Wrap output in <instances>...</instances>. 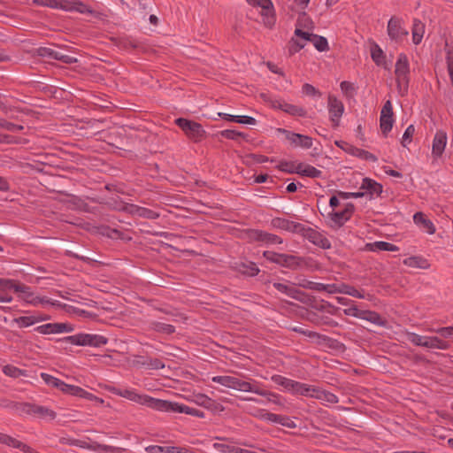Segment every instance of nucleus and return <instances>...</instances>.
I'll return each mask as SVG.
<instances>
[{
	"label": "nucleus",
	"instance_id": "1",
	"mask_svg": "<svg viewBox=\"0 0 453 453\" xmlns=\"http://www.w3.org/2000/svg\"><path fill=\"white\" fill-rule=\"evenodd\" d=\"M105 388L113 395L159 411L162 399L154 398L146 394H140L134 388H119L114 386H107Z\"/></svg>",
	"mask_w": 453,
	"mask_h": 453
},
{
	"label": "nucleus",
	"instance_id": "2",
	"mask_svg": "<svg viewBox=\"0 0 453 453\" xmlns=\"http://www.w3.org/2000/svg\"><path fill=\"white\" fill-rule=\"evenodd\" d=\"M32 3L35 5L47 6L65 12L94 14V11L80 0H32Z\"/></svg>",
	"mask_w": 453,
	"mask_h": 453
},
{
	"label": "nucleus",
	"instance_id": "3",
	"mask_svg": "<svg viewBox=\"0 0 453 453\" xmlns=\"http://www.w3.org/2000/svg\"><path fill=\"white\" fill-rule=\"evenodd\" d=\"M211 380L231 389L250 393H254L256 386L258 384V381L255 380H245L231 375L214 376L211 378Z\"/></svg>",
	"mask_w": 453,
	"mask_h": 453
},
{
	"label": "nucleus",
	"instance_id": "4",
	"mask_svg": "<svg viewBox=\"0 0 453 453\" xmlns=\"http://www.w3.org/2000/svg\"><path fill=\"white\" fill-rule=\"evenodd\" d=\"M60 341L75 346H88L94 348L102 347L108 342L107 338L104 335L86 333L65 336L60 339Z\"/></svg>",
	"mask_w": 453,
	"mask_h": 453
},
{
	"label": "nucleus",
	"instance_id": "5",
	"mask_svg": "<svg viewBox=\"0 0 453 453\" xmlns=\"http://www.w3.org/2000/svg\"><path fill=\"white\" fill-rule=\"evenodd\" d=\"M395 74L400 91H405L410 81V63L404 53H400L395 65Z\"/></svg>",
	"mask_w": 453,
	"mask_h": 453
},
{
	"label": "nucleus",
	"instance_id": "6",
	"mask_svg": "<svg viewBox=\"0 0 453 453\" xmlns=\"http://www.w3.org/2000/svg\"><path fill=\"white\" fill-rule=\"evenodd\" d=\"M175 123L189 139L195 142H199L204 137L205 131L202 125L197 122L179 118L175 120Z\"/></svg>",
	"mask_w": 453,
	"mask_h": 453
},
{
	"label": "nucleus",
	"instance_id": "7",
	"mask_svg": "<svg viewBox=\"0 0 453 453\" xmlns=\"http://www.w3.org/2000/svg\"><path fill=\"white\" fill-rule=\"evenodd\" d=\"M388 35L390 40L402 42L409 35L402 18L393 16L388 22Z\"/></svg>",
	"mask_w": 453,
	"mask_h": 453
},
{
	"label": "nucleus",
	"instance_id": "8",
	"mask_svg": "<svg viewBox=\"0 0 453 453\" xmlns=\"http://www.w3.org/2000/svg\"><path fill=\"white\" fill-rule=\"evenodd\" d=\"M159 411L185 413L193 417L204 418V413L197 409L167 400H162Z\"/></svg>",
	"mask_w": 453,
	"mask_h": 453
},
{
	"label": "nucleus",
	"instance_id": "9",
	"mask_svg": "<svg viewBox=\"0 0 453 453\" xmlns=\"http://www.w3.org/2000/svg\"><path fill=\"white\" fill-rule=\"evenodd\" d=\"M251 414L259 418L260 419L274 424H280L288 428H295L296 426V423L289 417L271 413L265 410H256L255 411L251 412Z\"/></svg>",
	"mask_w": 453,
	"mask_h": 453
},
{
	"label": "nucleus",
	"instance_id": "10",
	"mask_svg": "<svg viewBox=\"0 0 453 453\" xmlns=\"http://www.w3.org/2000/svg\"><path fill=\"white\" fill-rule=\"evenodd\" d=\"M41 378L48 386L60 390L62 393L74 396V394L81 393L78 386L70 385L63 380L45 372L41 373Z\"/></svg>",
	"mask_w": 453,
	"mask_h": 453
},
{
	"label": "nucleus",
	"instance_id": "11",
	"mask_svg": "<svg viewBox=\"0 0 453 453\" xmlns=\"http://www.w3.org/2000/svg\"><path fill=\"white\" fill-rule=\"evenodd\" d=\"M74 330L72 324L69 323H47L33 328V333L40 334L71 333Z\"/></svg>",
	"mask_w": 453,
	"mask_h": 453
},
{
	"label": "nucleus",
	"instance_id": "12",
	"mask_svg": "<svg viewBox=\"0 0 453 453\" xmlns=\"http://www.w3.org/2000/svg\"><path fill=\"white\" fill-rule=\"evenodd\" d=\"M247 2L253 6L261 7L260 14L265 26L271 27L274 24L273 4L271 0H247Z\"/></svg>",
	"mask_w": 453,
	"mask_h": 453
},
{
	"label": "nucleus",
	"instance_id": "13",
	"mask_svg": "<svg viewBox=\"0 0 453 453\" xmlns=\"http://www.w3.org/2000/svg\"><path fill=\"white\" fill-rule=\"evenodd\" d=\"M277 133L284 134L286 139L294 146L303 149H311L313 145L312 138L308 135L290 132L284 128H277Z\"/></svg>",
	"mask_w": 453,
	"mask_h": 453
},
{
	"label": "nucleus",
	"instance_id": "14",
	"mask_svg": "<svg viewBox=\"0 0 453 453\" xmlns=\"http://www.w3.org/2000/svg\"><path fill=\"white\" fill-rule=\"evenodd\" d=\"M327 108L330 120L334 127H337L344 112V105L342 102L334 95H329L327 97Z\"/></svg>",
	"mask_w": 453,
	"mask_h": 453
},
{
	"label": "nucleus",
	"instance_id": "15",
	"mask_svg": "<svg viewBox=\"0 0 453 453\" xmlns=\"http://www.w3.org/2000/svg\"><path fill=\"white\" fill-rule=\"evenodd\" d=\"M394 124L393 106L390 100H388L380 111V127L384 134L391 131Z\"/></svg>",
	"mask_w": 453,
	"mask_h": 453
},
{
	"label": "nucleus",
	"instance_id": "16",
	"mask_svg": "<svg viewBox=\"0 0 453 453\" xmlns=\"http://www.w3.org/2000/svg\"><path fill=\"white\" fill-rule=\"evenodd\" d=\"M272 225L273 227L285 230L291 233H304L305 226L303 224L284 219V218H275L272 220Z\"/></svg>",
	"mask_w": 453,
	"mask_h": 453
},
{
	"label": "nucleus",
	"instance_id": "17",
	"mask_svg": "<svg viewBox=\"0 0 453 453\" xmlns=\"http://www.w3.org/2000/svg\"><path fill=\"white\" fill-rule=\"evenodd\" d=\"M343 313L346 316L354 317L361 319H365L367 321H371L372 323H378L380 319V316L378 313L374 311H370L366 310H359L357 306L352 305L349 308L343 310Z\"/></svg>",
	"mask_w": 453,
	"mask_h": 453
},
{
	"label": "nucleus",
	"instance_id": "18",
	"mask_svg": "<svg viewBox=\"0 0 453 453\" xmlns=\"http://www.w3.org/2000/svg\"><path fill=\"white\" fill-rule=\"evenodd\" d=\"M448 136L445 131L438 130L433 139L432 156L434 158H440L446 148Z\"/></svg>",
	"mask_w": 453,
	"mask_h": 453
},
{
	"label": "nucleus",
	"instance_id": "19",
	"mask_svg": "<svg viewBox=\"0 0 453 453\" xmlns=\"http://www.w3.org/2000/svg\"><path fill=\"white\" fill-rule=\"evenodd\" d=\"M354 209V205L349 203L341 211H332L331 212H328V218L335 226H342L351 218Z\"/></svg>",
	"mask_w": 453,
	"mask_h": 453
},
{
	"label": "nucleus",
	"instance_id": "20",
	"mask_svg": "<svg viewBox=\"0 0 453 453\" xmlns=\"http://www.w3.org/2000/svg\"><path fill=\"white\" fill-rule=\"evenodd\" d=\"M273 287L280 293L285 294L286 296L298 300L303 301L305 297V294L300 291L297 288L295 287L294 283L288 282H274Z\"/></svg>",
	"mask_w": 453,
	"mask_h": 453
},
{
	"label": "nucleus",
	"instance_id": "21",
	"mask_svg": "<svg viewBox=\"0 0 453 453\" xmlns=\"http://www.w3.org/2000/svg\"><path fill=\"white\" fill-rule=\"evenodd\" d=\"M306 236V238L314 245H317L322 249H329L331 247L330 241L320 232L311 229L306 228L304 233H302Z\"/></svg>",
	"mask_w": 453,
	"mask_h": 453
},
{
	"label": "nucleus",
	"instance_id": "22",
	"mask_svg": "<svg viewBox=\"0 0 453 453\" xmlns=\"http://www.w3.org/2000/svg\"><path fill=\"white\" fill-rule=\"evenodd\" d=\"M382 185L370 178H364L361 182L360 189L365 195H369L371 198L379 196L382 193Z\"/></svg>",
	"mask_w": 453,
	"mask_h": 453
},
{
	"label": "nucleus",
	"instance_id": "23",
	"mask_svg": "<svg viewBox=\"0 0 453 453\" xmlns=\"http://www.w3.org/2000/svg\"><path fill=\"white\" fill-rule=\"evenodd\" d=\"M414 223L425 233L434 234L436 228L434 223L422 212H416L413 216Z\"/></svg>",
	"mask_w": 453,
	"mask_h": 453
},
{
	"label": "nucleus",
	"instance_id": "24",
	"mask_svg": "<svg viewBox=\"0 0 453 453\" xmlns=\"http://www.w3.org/2000/svg\"><path fill=\"white\" fill-rule=\"evenodd\" d=\"M30 413L46 421H51L57 417V413L53 410L38 404H30Z\"/></svg>",
	"mask_w": 453,
	"mask_h": 453
},
{
	"label": "nucleus",
	"instance_id": "25",
	"mask_svg": "<svg viewBox=\"0 0 453 453\" xmlns=\"http://www.w3.org/2000/svg\"><path fill=\"white\" fill-rule=\"evenodd\" d=\"M25 287L20 286L18 282L13 280L0 279V293H6L12 300V293L23 292Z\"/></svg>",
	"mask_w": 453,
	"mask_h": 453
},
{
	"label": "nucleus",
	"instance_id": "26",
	"mask_svg": "<svg viewBox=\"0 0 453 453\" xmlns=\"http://www.w3.org/2000/svg\"><path fill=\"white\" fill-rule=\"evenodd\" d=\"M280 266L290 270H297L303 265V259L294 255L281 254L280 265Z\"/></svg>",
	"mask_w": 453,
	"mask_h": 453
},
{
	"label": "nucleus",
	"instance_id": "27",
	"mask_svg": "<svg viewBox=\"0 0 453 453\" xmlns=\"http://www.w3.org/2000/svg\"><path fill=\"white\" fill-rule=\"evenodd\" d=\"M125 209L127 210L132 214H134L139 217L145 218V219H156L160 216L159 212H157L156 211H153V210H150V209H148L145 207L134 205V204H130L128 207H126Z\"/></svg>",
	"mask_w": 453,
	"mask_h": 453
},
{
	"label": "nucleus",
	"instance_id": "28",
	"mask_svg": "<svg viewBox=\"0 0 453 453\" xmlns=\"http://www.w3.org/2000/svg\"><path fill=\"white\" fill-rule=\"evenodd\" d=\"M254 394L265 397L269 403H273L279 406H284V400L281 395L274 392L263 389L260 387L259 382L256 386Z\"/></svg>",
	"mask_w": 453,
	"mask_h": 453
},
{
	"label": "nucleus",
	"instance_id": "29",
	"mask_svg": "<svg viewBox=\"0 0 453 453\" xmlns=\"http://www.w3.org/2000/svg\"><path fill=\"white\" fill-rule=\"evenodd\" d=\"M296 174L315 179L320 178L322 176V172L309 164L299 162Z\"/></svg>",
	"mask_w": 453,
	"mask_h": 453
},
{
	"label": "nucleus",
	"instance_id": "30",
	"mask_svg": "<svg viewBox=\"0 0 453 453\" xmlns=\"http://www.w3.org/2000/svg\"><path fill=\"white\" fill-rule=\"evenodd\" d=\"M344 150H346L349 154L357 157L358 158L376 162L378 160L377 157L367 150L346 144L345 147H342Z\"/></svg>",
	"mask_w": 453,
	"mask_h": 453
},
{
	"label": "nucleus",
	"instance_id": "31",
	"mask_svg": "<svg viewBox=\"0 0 453 453\" xmlns=\"http://www.w3.org/2000/svg\"><path fill=\"white\" fill-rule=\"evenodd\" d=\"M366 250L372 252L378 251H398L399 248L390 242L379 241L366 244Z\"/></svg>",
	"mask_w": 453,
	"mask_h": 453
},
{
	"label": "nucleus",
	"instance_id": "32",
	"mask_svg": "<svg viewBox=\"0 0 453 453\" xmlns=\"http://www.w3.org/2000/svg\"><path fill=\"white\" fill-rule=\"evenodd\" d=\"M219 116L225 119L226 120L236 122L244 125H255L257 123L256 119L250 116L245 115H232L228 113L219 112Z\"/></svg>",
	"mask_w": 453,
	"mask_h": 453
},
{
	"label": "nucleus",
	"instance_id": "33",
	"mask_svg": "<svg viewBox=\"0 0 453 453\" xmlns=\"http://www.w3.org/2000/svg\"><path fill=\"white\" fill-rule=\"evenodd\" d=\"M411 34H412V42L415 45H418L422 42V39H423V36L425 34V24L421 20H419L418 19H414Z\"/></svg>",
	"mask_w": 453,
	"mask_h": 453
},
{
	"label": "nucleus",
	"instance_id": "34",
	"mask_svg": "<svg viewBox=\"0 0 453 453\" xmlns=\"http://www.w3.org/2000/svg\"><path fill=\"white\" fill-rule=\"evenodd\" d=\"M255 238L266 245L281 244L283 242L280 236L263 231L257 232Z\"/></svg>",
	"mask_w": 453,
	"mask_h": 453
},
{
	"label": "nucleus",
	"instance_id": "35",
	"mask_svg": "<svg viewBox=\"0 0 453 453\" xmlns=\"http://www.w3.org/2000/svg\"><path fill=\"white\" fill-rule=\"evenodd\" d=\"M314 398L321 401L323 403H337L339 402V398L336 395L318 387Z\"/></svg>",
	"mask_w": 453,
	"mask_h": 453
},
{
	"label": "nucleus",
	"instance_id": "36",
	"mask_svg": "<svg viewBox=\"0 0 453 453\" xmlns=\"http://www.w3.org/2000/svg\"><path fill=\"white\" fill-rule=\"evenodd\" d=\"M403 265L411 268L426 269L429 264L426 259L419 256H413L403 259Z\"/></svg>",
	"mask_w": 453,
	"mask_h": 453
},
{
	"label": "nucleus",
	"instance_id": "37",
	"mask_svg": "<svg viewBox=\"0 0 453 453\" xmlns=\"http://www.w3.org/2000/svg\"><path fill=\"white\" fill-rule=\"evenodd\" d=\"M426 348L446 350L449 349V344L437 336H427Z\"/></svg>",
	"mask_w": 453,
	"mask_h": 453
},
{
	"label": "nucleus",
	"instance_id": "38",
	"mask_svg": "<svg viewBox=\"0 0 453 453\" xmlns=\"http://www.w3.org/2000/svg\"><path fill=\"white\" fill-rule=\"evenodd\" d=\"M344 285L345 284H340V285L334 284V283L324 284V283L318 282L316 291H319V292L325 291L331 295L336 294V293L343 294Z\"/></svg>",
	"mask_w": 453,
	"mask_h": 453
},
{
	"label": "nucleus",
	"instance_id": "39",
	"mask_svg": "<svg viewBox=\"0 0 453 453\" xmlns=\"http://www.w3.org/2000/svg\"><path fill=\"white\" fill-rule=\"evenodd\" d=\"M192 402L196 404L204 407L206 409H212L216 403L211 398L203 394H196L193 395Z\"/></svg>",
	"mask_w": 453,
	"mask_h": 453
},
{
	"label": "nucleus",
	"instance_id": "40",
	"mask_svg": "<svg viewBox=\"0 0 453 453\" xmlns=\"http://www.w3.org/2000/svg\"><path fill=\"white\" fill-rule=\"evenodd\" d=\"M273 382H274L277 386L281 388V390L285 392H289L290 387L292 386V382L294 380L284 377L280 374H274L271 377Z\"/></svg>",
	"mask_w": 453,
	"mask_h": 453
},
{
	"label": "nucleus",
	"instance_id": "41",
	"mask_svg": "<svg viewBox=\"0 0 453 453\" xmlns=\"http://www.w3.org/2000/svg\"><path fill=\"white\" fill-rule=\"evenodd\" d=\"M0 443L6 444L8 446H12L13 448H19L23 451H27V447L26 444L20 442L19 441L16 440L15 438H12L9 436L8 434L0 433Z\"/></svg>",
	"mask_w": 453,
	"mask_h": 453
},
{
	"label": "nucleus",
	"instance_id": "42",
	"mask_svg": "<svg viewBox=\"0 0 453 453\" xmlns=\"http://www.w3.org/2000/svg\"><path fill=\"white\" fill-rule=\"evenodd\" d=\"M306 46L305 42L302 38V36H296L294 35V37L289 42L288 46V52L290 55H294L300 51L302 49H303Z\"/></svg>",
	"mask_w": 453,
	"mask_h": 453
},
{
	"label": "nucleus",
	"instance_id": "43",
	"mask_svg": "<svg viewBox=\"0 0 453 453\" xmlns=\"http://www.w3.org/2000/svg\"><path fill=\"white\" fill-rule=\"evenodd\" d=\"M296 27H301L303 30H312L313 22L305 12H302L297 19Z\"/></svg>",
	"mask_w": 453,
	"mask_h": 453
},
{
	"label": "nucleus",
	"instance_id": "44",
	"mask_svg": "<svg viewBox=\"0 0 453 453\" xmlns=\"http://www.w3.org/2000/svg\"><path fill=\"white\" fill-rule=\"evenodd\" d=\"M406 339L409 342H411L412 344H414L415 346H419V347H425L426 348L427 336L419 335V334H418L416 333H413V332H407L406 333Z\"/></svg>",
	"mask_w": 453,
	"mask_h": 453
},
{
	"label": "nucleus",
	"instance_id": "45",
	"mask_svg": "<svg viewBox=\"0 0 453 453\" xmlns=\"http://www.w3.org/2000/svg\"><path fill=\"white\" fill-rule=\"evenodd\" d=\"M317 283L318 282L311 281L303 276L296 277V281L294 282L296 288L300 287L303 288L315 291L317 290Z\"/></svg>",
	"mask_w": 453,
	"mask_h": 453
},
{
	"label": "nucleus",
	"instance_id": "46",
	"mask_svg": "<svg viewBox=\"0 0 453 453\" xmlns=\"http://www.w3.org/2000/svg\"><path fill=\"white\" fill-rule=\"evenodd\" d=\"M312 39V44L315 47V49L320 52L326 51L329 49L328 42L326 37L320 36L318 35H314V36L311 37Z\"/></svg>",
	"mask_w": 453,
	"mask_h": 453
},
{
	"label": "nucleus",
	"instance_id": "47",
	"mask_svg": "<svg viewBox=\"0 0 453 453\" xmlns=\"http://www.w3.org/2000/svg\"><path fill=\"white\" fill-rule=\"evenodd\" d=\"M371 57L377 65H381L385 62V54L380 47L377 44L372 48Z\"/></svg>",
	"mask_w": 453,
	"mask_h": 453
},
{
	"label": "nucleus",
	"instance_id": "48",
	"mask_svg": "<svg viewBox=\"0 0 453 453\" xmlns=\"http://www.w3.org/2000/svg\"><path fill=\"white\" fill-rule=\"evenodd\" d=\"M281 111L288 113L290 115H293V116H301L302 117V116L305 115V111L303 108L298 107L294 104H288L287 102L282 104Z\"/></svg>",
	"mask_w": 453,
	"mask_h": 453
},
{
	"label": "nucleus",
	"instance_id": "49",
	"mask_svg": "<svg viewBox=\"0 0 453 453\" xmlns=\"http://www.w3.org/2000/svg\"><path fill=\"white\" fill-rule=\"evenodd\" d=\"M316 389V386L301 382L297 395L305 397L314 398Z\"/></svg>",
	"mask_w": 453,
	"mask_h": 453
},
{
	"label": "nucleus",
	"instance_id": "50",
	"mask_svg": "<svg viewBox=\"0 0 453 453\" xmlns=\"http://www.w3.org/2000/svg\"><path fill=\"white\" fill-rule=\"evenodd\" d=\"M55 54L56 52L54 50L44 47H39L35 50H30V58H35V56H38L42 58L48 57L54 58Z\"/></svg>",
	"mask_w": 453,
	"mask_h": 453
},
{
	"label": "nucleus",
	"instance_id": "51",
	"mask_svg": "<svg viewBox=\"0 0 453 453\" xmlns=\"http://www.w3.org/2000/svg\"><path fill=\"white\" fill-rule=\"evenodd\" d=\"M78 389L81 390V392L74 394V396H77V397H80V398H83V399H87V400H89V401H95V402H96L99 404H103L104 403V399L99 398L96 395H95L86 391L82 388L78 387Z\"/></svg>",
	"mask_w": 453,
	"mask_h": 453
},
{
	"label": "nucleus",
	"instance_id": "52",
	"mask_svg": "<svg viewBox=\"0 0 453 453\" xmlns=\"http://www.w3.org/2000/svg\"><path fill=\"white\" fill-rule=\"evenodd\" d=\"M70 444L77 446L81 449H90V450L97 451V452L99 451V449H96V446L100 445V443H97V442L89 443V442H87L85 441H81V440H73V441H72V442Z\"/></svg>",
	"mask_w": 453,
	"mask_h": 453
},
{
	"label": "nucleus",
	"instance_id": "53",
	"mask_svg": "<svg viewBox=\"0 0 453 453\" xmlns=\"http://www.w3.org/2000/svg\"><path fill=\"white\" fill-rule=\"evenodd\" d=\"M96 449H99V453H124L126 452V449L123 448L105 445V444H100L98 446H96Z\"/></svg>",
	"mask_w": 453,
	"mask_h": 453
},
{
	"label": "nucleus",
	"instance_id": "54",
	"mask_svg": "<svg viewBox=\"0 0 453 453\" xmlns=\"http://www.w3.org/2000/svg\"><path fill=\"white\" fill-rule=\"evenodd\" d=\"M96 449H99V453H124L126 452V449L123 448L105 445V444H100L98 446H96Z\"/></svg>",
	"mask_w": 453,
	"mask_h": 453
},
{
	"label": "nucleus",
	"instance_id": "55",
	"mask_svg": "<svg viewBox=\"0 0 453 453\" xmlns=\"http://www.w3.org/2000/svg\"><path fill=\"white\" fill-rule=\"evenodd\" d=\"M3 372L7 376L13 377V378H18L20 375L24 374V372L22 370L13 366V365H7L4 366Z\"/></svg>",
	"mask_w": 453,
	"mask_h": 453
},
{
	"label": "nucleus",
	"instance_id": "56",
	"mask_svg": "<svg viewBox=\"0 0 453 453\" xmlns=\"http://www.w3.org/2000/svg\"><path fill=\"white\" fill-rule=\"evenodd\" d=\"M315 34L311 32V30H303L301 27H296L295 35L302 36L305 43L312 42L311 37L314 36Z\"/></svg>",
	"mask_w": 453,
	"mask_h": 453
},
{
	"label": "nucleus",
	"instance_id": "57",
	"mask_svg": "<svg viewBox=\"0 0 453 453\" xmlns=\"http://www.w3.org/2000/svg\"><path fill=\"white\" fill-rule=\"evenodd\" d=\"M262 96L264 97L265 101L267 102L270 104V106L273 109L281 110L282 104L285 103L284 100L275 96H267L265 95H262Z\"/></svg>",
	"mask_w": 453,
	"mask_h": 453
},
{
	"label": "nucleus",
	"instance_id": "58",
	"mask_svg": "<svg viewBox=\"0 0 453 453\" xmlns=\"http://www.w3.org/2000/svg\"><path fill=\"white\" fill-rule=\"evenodd\" d=\"M298 163L299 162H282L280 164V170L288 173L296 174Z\"/></svg>",
	"mask_w": 453,
	"mask_h": 453
},
{
	"label": "nucleus",
	"instance_id": "59",
	"mask_svg": "<svg viewBox=\"0 0 453 453\" xmlns=\"http://www.w3.org/2000/svg\"><path fill=\"white\" fill-rule=\"evenodd\" d=\"M171 446L150 445L145 450L148 453H170Z\"/></svg>",
	"mask_w": 453,
	"mask_h": 453
},
{
	"label": "nucleus",
	"instance_id": "60",
	"mask_svg": "<svg viewBox=\"0 0 453 453\" xmlns=\"http://www.w3.org/2000/svg\"><path fill=\"white\" fill-rule=\"evenodd\" d=\"M415 128L413 125H410L404 131L402 138V145L403 147L407 146V143H409L411 140L412 135L414 134Z\"/></svg>",
	"mask_w": 453,
	"mask_h": 453
},
{
	"label": "nucleus",
	"instance_id": "61",
	"mask_svg": "<svg viewBox=\"0 0 453 453\" xmlns=\"http://www.w3.org/2000/svg\"><path fill=\"white\" fill-rule=\"evenodd\" d=\"M343 294L349 295V296L356 297V298H360V299L365 298V295L363 293H361L355 288L348 286V285H344Z\"/></svg>",
	"mask_w": 453,
	"mask_h": 453
},
{
	"label": "nucleus",
	"instance_id": "62",
	"mask_svg": "<svg viewBox=\"0 0 453 453\" xmlns=\"http://www.w3.org/2000/svg\"><path fill=\"white\" fill-rule=\"evenodd\" d=\"M281 254L282 253H276L267 250L263 253V256L266 258V260L280 265Z\"/></svg>",
	"mask_w": 453,
	"mask_h": 453
},
{
	"label": "nucleus",
	"instance_id": "63",
	"mask_svg": "<svg viewBox=\"0 0 453 453\" xmlns=\"http://www.w3.org/2000/svg\"><path fill=\"white\" fill-rule=\"evenodd\" d=\"M430 331L435 332L444 338H449L453 336V325L449 326L440 327L437 329H431Z\"/></svg>",
	"mask_w": 453,
	"mask_h": 453
},
{
	"label": "nucleus",
	"instance_id": "64",
	"mask_svg": "<svg viewBox=\"0 0 453 453\" xmlns=\"http://www.w3.org/2000/svg\"><path fill=\"white\" fill-rule=\"evenodd\" d=\"M447 70L453 87V52L449 51L446 58Z\"/></svg>",
	"mask_w": 453,
	"mask_h": 453
}]
</instances>
